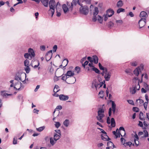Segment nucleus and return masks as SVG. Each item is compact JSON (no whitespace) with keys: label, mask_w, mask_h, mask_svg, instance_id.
Listing matches in <instances>:
<instances>
[{"label":"nucleus","mask_w":149,"mask_h":149,"mask_svg":"<svg viewBox=\"0 0 149 149\" xmlns=\"http://www.w3.org/2000/svg\"><path fill=\"white\" fill-rule=\"evenodd\" d=\"M139 16L140 17L146 19L148 17V15L146 12L143 11L140 13Z\"/></svg>","instance_id":"obj_18"},{"label":"nucleus","mask_w":149,"mask_h":149,"mask_svg":"<svg viewBox=\"0 0 149 149\" xmlns=\"http://www.w3.org/2000/svg\"><path fill=\"white\" fill-rule=\"evenodd\" d=\"M93 60L94 63L97 64L98 62V58L96 56H93Z\"/></svg>","instance_id":"obj_29"},{"label":"nucleus","mask_w":149,"mask_h":149,"mask_svg":"<svg viewBox=\"0 0 149 149\" xmlns=\"http://www.w3.org/2000/svg\"><path fill=\"white\" fill-rule=\"evenodd\" d=\"M91 69L93 70L96 73L98 74L100 73V70L97 68L94 67H93Z\"/></svg>","instance_id":"obj_41"},{"label":"nucleus","mask_w":149,"mask_h":149,"mask_svg":"<svg viewBox=\"0 0 149 149\" xmlns=\"http://www.w3.org/2000/svg\"><path fill=\"white\" fill-rule=\"evenodd\" d=\"M17 1H18V2L17 3L15 4L14 5V6H15L17 4H22V3H23V1H22V0H17Z\"/></svg>","instance_id":"obj_57"},{"label":"nucleus","mask_w":149,"mask_h":149,"mask_svg":"<svg viewBox=\"0 0 149 149\" xmlns=\"http://www.w3.org/2000/svg\"><path fill=\"white\" fill-rule=\"evenodd\" d=\"M98 115L96 118L97 120L100 122L103 123L104 120L102 119V118L104 117V110L103 109H100L98 111Z\"/></svg>","instance_id":"obj_3"},{"label":"nucleus","mask_w":149,"mask_h":149,"mask_svg":"<svg viewBox=\"0 0 149 149\" xmlns=\"http://www.w3.org/2000/svg\"><path fill=\"white\" fill-rule=\"evenodd\" d=\"M61 135H59L57 134H55L54 135V139L57 141L60 138Z\"/></svg>","instance_id":"obj_30"},{"label":"nucleus","mask_w":149,"mask_h":149,"mask_svg":"<svg viewBox=\"0 0 149 149\" xmlns=\"http://www.w3.org/2000/svg\"><path fill=\"white\" fill-rule=\"evenodd\" d=\"M67 5L66 4H64L62 6V8L64 13L66 14L69 11V10L71 11L70 10V5H68V4L67 3Z\"/></svg>","instance_id":"obj_6"},{"label":"nucleus","mask_w":149,"mask_h":149,"mask_svg":"<svg viewBox=\"0 0 149 149\" xmlns=\"http://www.w3.org/2000/svg\"><path fill=\"white\" fill-rule=\"evenodd\" d=\"M123 23V21L121 19L116 20V21L115 25H116L117 26H120L122 25Z\"/></svg>","instance_id":"obj_25"},{"label":"nucleus","mask_w":149,"mask_h":149,"mask_svg":"<svg viewBox=\"0 0 149 149\" xmlns=\"http://www.w3.org/2000/svg\"><path fill=\"white\" fill-rule=\"evenodd\" d=\"M71 81H70L69 84H73L76 81V80L74 77H73L70 78Z\"/></svg>","instance_id":"obj_43"},{"label":"nucleus","mask_w":149,"mask_h":149,"mask_svg":"<svg viewBox=\"0 0 149 149\" xmlns=\"http://www.w3.org/2000/svg\"><path fill=\"white\" fill-rule=\"evenodd\" d=\"M34 63L36 64L35 65H33V64L31 65V66L33 68H34L36 69L39 66L40 64L39 61L38 60H36L34 61Z\"/></svg>","instance_id":"obj_22"},{"label":"nucleus","mask_w":149,"mask_h":149,"mask_svg":"<svg viewBox=\"0 0 149 149\" xmlns=\"http://www.w3.org/2000/svg\"><path fill=\"white\" fill-rule=\"evenodd\" d=\"M119 130H122L123 133H124V134L123 135V136H124L125 135V129L123 127H121L119 128Z\"/></svg>","instance_id":"obj_51"},{"label":"nucleus","mask_w":149,"mask_h":149,"mask_svg":"<svg viewBox=\"0 0 149 149\" xmlns=\"http://www.w3.org/2000/svg\"><path fill=\"white\" fill-rule=\"evenodd\" d=\"M79 0H73L72 2L71 3V6H70V10L72 11L73 9L74 6H76L77 3H78Z\"/></svg>","instance_id":"obj_16"},{"label":"nucleus","mask_w":149,"mask_h":149,"mask_svg":"<svg viewBox=\"0 0 149 149\" xmlns=\"http://www.w3.org/2000/svg\"><path fill=\"white\" fill-rule=\"evenodd\" d=\"M128 102L130 104L134 105V102L132 100H127Z\"/></svg>","instance_id":"obj_61"},{"label":"nucleus","mask_w":149,"mask_h":149,"mask_svg":"<svg viewBox=\"0 0 149 149\" xmlns=\"http://www.w3.org/2000/svg\"><path fill=\"white\" fill-rule=\"evenodd\" d=\"M143 133H144V136L143 137H147L148 136V131L146 130H143Z\"/></svg>","instance_id":"obj_47"},{"label":"nucleus","mask_w":149,"mask_h":149,"mask_svg":"<svg viewBox=\"0 0 149 149\" xmlns=\"http://www.w3.org/2000/svg\"><path fill=\"white\" fill-rule=\"evenodd\" d=\"M116 104L113 101H112L111 108H110L109 110V115L111 116V109H116Z\"/></svg>","instance_id":"obj_12"},{"label":"nucleus","mask_w":149,"mask_h":149,"mask_svg":"<svg viewBox=\"0 0 149 149\" xmlns=\"http://www.w3.org/2000/svg\"><path fill=\"white\" fill-rule=\"evenodd\" d=\"M59 99L62 101H66L69 99V97L68 95H65L63 94H61L59 95Z\"/></svg>","instance_id":"obj_15"},{"label":"nucleus","mask_w":149,"mask_h":149,"mask_svg":"<svg viewBox=\"0 0 149 149\" xmlns=\"http://www.w3.org/2000/svg\"><path fill=\"white\" fill-rule=\"evenodd\" d=\"M85 1L86 3L90 4L91 3V0H79L78 3L79 2L80 3H83Z\"/></svg>","instance_id":"obj_32"},{"label":"nucleus","mask_w":149,"mask_h":149,"mask_svg":"<svg viewBox=\"0 0 149 149\" xmlns=\"http://www.w3.org/2000/svg\"><path fill=\"white\" fill-rule=\"evenodd\" d=\"M105 83V80H104L103 82H100L99 83L95 82V83L94 84V86L95 87L97 90V88H99L101 87L104 84V83Z\"/></svg>","instance_id":"obj_13"},{"label":"nucleus","mask_w":149,"mask_h":149,"mask_svg":"<svg viewBox=\"0 0 149 149\" xmlns=\"http://www.w3.org/2000/svg\"><path fill=\"white\" fill-rule=\"evenodd\" d=\"M24 64L25 66H29V61L27 60L26 59V60L24 61Z\"/></svg>","instance_id":"obj_44"},{"label":"nucleus","mask_w":149,"mask_h":149,"mask_svg":"<svg viewBox=\"0 0 149 149\" xmlns=\"http://www.w3.org/2000/svg\"><path fill=\"white\" fill-rule=\"evenodd\" d=\"M56 10H58V11H60L61 7V5L59 2H57L56 3Z\"/></svg>","instance_id":"obj_33"},{"label":"nucleus","mask_w":149,"mask_h":149,"mask_svg":"<svg viewBox=\"0 0 149 149\" xmlns=\"http://www.w3.org/2000/svg\"><path fill=\"white\" fill-rule=\"evenodd\" d=\"M22 83L20 82H17L16 85H15L14 88L16 90H19L22 87Z\"/></svg>","instance_id":"obj_19"},{"label":"nucleus","mask_w":149,"mask_h":149,"mask_svg":"<svg viewBox=\"0 0 149 149\" xmlns=\"http://www.w3.org/2000/svg\"><path fill=\"white\" fill-rule=\"evenodd\" d=\"M123 5V3L122 0H119L117 3V6L118 8L122 7Z\"/></svg>","instance_id":"obj_26"},{"label":"nucleus","mask_w":149,"mask_h":149,"mask_svg":"<svg viewBox=\"0 0 149 149\" xmlns=\"http://www.w3.org/2000/svg\"><path fill=\"white\" fill-rule=\"evenodd\" d=\"M31 55L28 53H26L24 54V56L25 58H27L29 60H31L33 58Z\"/></svg>","instance_id":"obj_28"},{"label":"nucleus","mask_w":149,"mask_h":149,"mask_svg":"<svg viewBox=\"0 0 149 149\" xmlns=\"http://www.w3.org/2000/svg\"><path fill=\"white\" fill-rule=\"evenodd\" d=\"M107 146H109L110 147H111L112 146L113 147V148H114V146L112 142L111 141H109L107 143Z\"/></svg>","instance_id":"obj_40"},{"label":"nucleus","mask_w":149,"mask_h":149,"mask_svg":"<svg viewBox=\"0 0 149 149\" xmlns=\"http://www.w3.org/2000/svg\"><path fill=\"white\" fill-rule=\"evenodd\" d=\"M28 53L30 54L32 58L35 57V54L33 49L31 48H29L28 50Z\"/></svg>","instance_id":"obj_17"},{"label":"nucleus","mask_w":149,"mask_h":149,"mask_svg":"<svg viewBox=\"0 0 149 149\" xmlns=\"http://www.w3.org/2000/svg\"><path fill=\"white\" fill-rule=\"evenodd\" d=\"M132 109L133 111L136 112H138L139 111V109L137 107H133Z\"/></svg>","instance_id":"obj_56"},{"label":"nucleus","mask_w":149,"mask_h":149,"mask_svg":"<svg viewBox=\"0 0 149 149\" xmlns=\"http://www.w3.org/2000/svg\"><path fill=\"white\" fill-rule=\"evenodd\" d=\"M17 143V139L16 137H14L13 138V144H16Z\"/></svg>","instance_id":"obj_53"},{"label":"nucleus","mask_w":149,"mask_h":149,"mask_svg":"<svg viewBox=\"0 0 149 149\" xmlns=\"http://www.w3.org/2000/svg\"><path fill=\"white\" fill-rule=\"evenodd\" d=\"M45 128V127L44 126H43L39 127L38 128H37L36 129V130L37 131H39V132H40L43 130Z\"/></svg>","instance_id":"obj_38"},{"label":"nucleus","mask_w":149,"mask_h":149,"mask_svg":"<svg viewBox=\"0 0 149 149\" xmlns=\"http://www.w3.org/2000/svg\"><path fill=\"white\" fill-rule=\"evenodd\" d=\"M69 78V77H68L67 75H66V74H65L63 76H62V79L63 80H66L67 79H68Z\"/></svg>","instance_id":"obj_54"},{"label":"nucleus","mask_w":149,"mask_h":149,"mask_svg":"<svg viewBox=\"0 0 149 149\" xmlns=\"http://www.w3.org/2000/svg\"><path fill=\"white\" fill-rule=\"evenodd\" d=\"M104 91H100L99 93V95H100V98H102L104 97Z\"/></svg>","instance_id":"obj_49"},{"label":"nucleus","mask_w":149,"mask_h":149,"mask_svg":"<svg viewBox=\"0 0 149 149\" xmlns=\"http://www.w3.org/2000/svg\"><path fill=\"white\" fill-rule=\"evenodd\" d=\"M111 126L112 127H114L116 126L115 122L113 118H111Z\"/></svg>","instance_id":"obj_31"},{"label":"nucleus","mask_w":149,"mask_h":149,"mask_svg":"<svg viewBox=\"0 0 149 149\" xmlns=\"http://www.w3.org/2000/svg\"><path fill=\"white\" fill-rule=\"evenodd\" d=\"M148 102H146L143 103V106L145 109L146 110L147 109V104L148 103Z\"/></svg>","instance_id":"obj_58"},{"label":"nucleus","mask_w":149,"mask_h":149,"mask_svg":"<svg viewBox=\"0 0 149 149\" xmlns=\"http://www.w3.org/2000/svg\"><path fill=\"white\" fill-rule=\"evenodd\" d=\"M52 55V50H49L47 52L45 56L46 60L47 61H49L51 59Z\"/></svg>","instance_id":"obj_10"},{"label":"nucleus","mask_w":149,"mask_h":149,"mask_svg":"<svg viewBox=\"0 0 149 149\" xmlns=\"http://www.w3.org/2000/svg\"><path fill=\"white\" fill-rule=\"evenodd\" d=\"M131 65L133 66H136L137 65V63L136 62H133L131 63Z\"/></svg>","instance_id":"obj_64"},{"label":"nucleus","mask_w":149,"mask_h":149,"mask_svg":"<svg viewBox=\"0 0 149 149\" xmlns=\"http://www.w3.org/2000/svg\"><path fill=\"white\" fill-rule=\"evenodd\" d=\"M111 73L110 72H108L107 70L105 71L104 75V78L106 81H109L110 79Z\"/></svg>","instance_id":"obj_8"},{"label":"nucleus","mask_w":149,"mask_h":149,"mask_svg":"<svg viewBox=\"0 0 149 149\" xmlns=\"http://www.w3.org/2000/svg\"><path fill=\"white\" fill-rule=\"evenodd\" d=\"M60 90L59 87L58 85H56L55 86L54 88V93H57Z\"/></svg>","instance_id":"obj_36"},{"label":"nucleus","mask_w":149,"mask_h":149,"mask_svg":"<svg viewBox=\"0 0 149 149\" xmlns=\"http://www.w3.org/2000/svg\"><path fill=\"white\" fill-rule=\"evenodd\" d=\"M120 140L121 143H123V145H124L125 143V140L123 138H121L120 139Z\"/></svg>","instance_id":"obj_63"},{"label":"nucleus","mask_w":149,"mask_h":149,"mask_svg":"<svg viewBox=\"0 0 149 149\" xmlns=\"http://www.w3.org/2000/svg\"><path fill=\"white\" fill-rule=\"evenodd\" d=\"M125 11V10L124 9L120 8L118 9L117 10V12L118 13H119L121 12H124Z\"/></svg>","instance_id":"obj_46"},{"label":"nucleus","mask_w":149,"mask_h":149,"mask_svg":"<svg viewBox=\"0 0 149 149\" xmlns=\"http://www.w3.org/2000/svg\"><path fill=\"white\" fill-rule=\"evenodd\" d=\"M66 74V75H67L68 77H69V78L70 77H71L72 76H74V72L71 70L68 71Z\"/></svg>","instance_id":"obj_20"},{"label":"nucleus","mask_w":149,"mask_h":149,"mask_svg":"<svg viewBox=\"0 0 149 149\" xmlns=\"http://www.w3.org/2000/svg\"><path fill=\"white\" fill-rule=\"evenodd\" d=\"M43 5L45 7L48 6L49 0H40Z\"/></svg>","instance_id":"obj_21"},{"label":"nucleus","mask_w":149,"mask_h":149,"mask_svg":"<svg viewBox=\"0 0 149 149\" xmlns=\"http://www.w3.org/2000/svg\"><path fill=\"white\" fill-rule=\"evenodd\" d=\"M63 125L66 127H68L70 124V121L68 119H66L63 122Z\"/></svg>","instance_id":"obj_27"},{"label":"nucleus","mask_w":149,"mask_h":149,"mask_svg":"<svg viewBox=\"0 0 149 149\" xmlns=\"http://www.w3.org/2000/svg\"><path fill=\"white\" fill-rule=\"evenodd\" d=\"M139 81L137 84V85H136L135 86H134L136 90H139L140 88V85L139 84Z\"/></svg>","instance_id":"obj_48"},{"label":"nucleus","mask_w":149,"mask_h":149,"mask_svg":"<svg viewBox=\"0 0 149 149\" xmlns=\"http://www.w3.org/2000/svg\"><path fill=\"white\" fill-rule=\"evenodd\" d=\"M57 49V46L56 45H54L53 47L52 50L54 52H55Z\"/></svg>","instance_id":"obj_55"},{"label":"nucleus","mask_w":149,"mask_h":149,"mask_svg":"<svg viewBox=\"0 0 149 149\" xmlns=\"http://www.w3.org/2000/svg\"><path fill=\"white\" fill-rule=\"evenodd\" d=\"M136 89L134 87L130 88V92L132 94H135L136 92Z\"/></svg>","instance_id":"obj_37"},{"label":"nucleus","mask_w":149,"mask_h":149,"mask_svg":"<svg viewBox=\"0 0 149 149\" xmlns=\"http://www.w3.org/2000/svg\"><path fill=\"white\" fill-rule=\"evenodd\" d=\"M99 13L98 8L97 7H95L93 10V16H97Z\"/></svg>","instance_id":"obj_23"},{"label":"nucleus","mask_w":149,"mask_h":149,"mask_svg":"<svg viewBox=\"0 0 149 149\" xmlns=\"http://www.w3.org/2000/svg\"><path fill=\"white\" fill-rule=\"evenodd\" d=\"M146 20L145 18H141L139 20L138 22V24H139L140 28L143 27L146 24Z\"/></svg>","instance_id":"obj_9"},{"label":"nucleus","mask_w":149,"mask_h":149,"mask_svg":"<svg viewBox=\"0 0 149 149\" xmlns=\"http://www.w3.org/2000/svg\"><path fill=\"white\" fill-rule=\"evenodd\" d=\"M101 138L103 140L106 141L107 140V139L108 138V137L106 134L104 135V136L102 135Z\"/></svg>","instance_id":"obj_42"},{"label":"nucleus","mask_w":149,"mask_h":149,"mask_svg":"<svg viewBox=\"0 0 149 149\" xmlns=\"http://www.w3.org/2000/svg\"><path fill=\"white\" fill-rule=\"evenodd\" d=\"M54 123L55 127L57 128H58L59 127L61 126V124L59 122H56L55 121Z\"/></svg>","instance_id":"obj_45"},{"label":"nucleus","mask_w":149,"mask_h":149,"mask_svg":"<svg viewBox=\"0 0 149 149\" xmlns=\"http://www.w3.org/2000/svg\"><path fill=\"white\" fill-rule=\"evenodd\" d=\"M22 76L25 77V78H26V74L25 73H23L22 74H21L19 73L17 74L15 76V79L17 80H20L24 82L25 81V80H23L22 79Z\"/></svg>","instance_id":"obj_4"},{"label":"nucleus","mask_w":149,"mask_h":149,"mask_svg":"<svg viewBox=\"0 0 149 149\" xmlns=\"http://www.w3.org/2000/svg\"><path fill=\"white\" fill-rule=\"evenodd\" d=\"M143 65H141L136 68L133 72L134 74L137 76H138L140 72L143 70Z\"/></svg>","instance_id":"obj_5"},{"label":"nucleus","mask_w":149,"mask_h":149,"mask_svg":"<svg viewBox=\"0 0 149 149\" xmlns=\"http://www.w3.org/2000/svg\"><path fill=\"white\" fill-rule=\"evenodd\" d=\"M68 63V61L67 59H64L62 62V64L60 65V66H63L64 67L67 65Z\"/></svg>","instance_id":"obj_24"},{"label":"nucleus","mask_w":149,"mask_h":149,"mask_svg":"<svg viewBox=\"0 0 149 149\" xmlns=\"http://www.w3.org/2000/svg\"><path fill=\"white\" fill-rule=\"evenodd\" d=\"M48 4L49 9L48 11V14L49 15H51V17H52L56 7L55 2L54 0H50Z\"/></svg>","instance_id":"obj_1"},{"label":"nucleus","mask_w":149,"mask_h":149,"mask_svg":"<svg viewBox=\"0 0 149 149\" xmlns=\"http://www.w3.org/2000/svg\"><path fill=\"white\" fill-rule=\"evenodd\" d=\"M78 4L81 6L79 8L80 13L85 15H87L89 12L88 7L86 6H83V4L80 3L79 2H78Z\"/></svg>","instance_id":"obj_2"},{"label":"nucleus","mask_w":149,"mask_h":149,"mask_svg":"<svg viewBox=\"0 0 149 149\" xmlns=\"http://www.w3.org/2000/svg\"><path fill=\"white\" fill-rule=\"evenodd\" d=\"M56 141L53 138H50V143L53 146L56 142Z\"/></svg>","instance_id":"obj_34"},{"label":"nucleus","mask_w":149,"mask_h":149,"mask_svg":"<svg viewBox=\"0 0 149 149\" xmlns=\"http://www.w3.org/2000/svg\"><path fill=\"white\" fill-rule=\"evenodd\" d=\"M136 102L138 104H139L140 106L142 105L144 103V101L140 99L137 100Z\"/></svg>","instance_id":"obj_35"},{"label":"nucleus","mask_w":149,"mask_h":149,"mask_svg":"<svg viewBox=\"0 0 149 149\" xmlns=\"http://www.w3.org/2000/svg\"><path fill=\"white\" fill-rule=\"evenodd\" d=\"M40 48L41 51H45V47L44 45H41L40 46Z\"/></svg>","instance_id":"obj_62"},{"label":"nucleus","mask_w":149,"mask_h":149,"mask_svg":"<svg viewBox=\"0 0 149 149\" xmlns=\"http://www.w3.org/2000/svg\"><path fill=\"white\" fill-rule=\"evenodd\" d=\"M1 96L3 98H6L9 96L12 95V94H8L6 93V91H2L1 92Z\"/></svg>","instance_id":"obj_11"},{"label":"nucleus","mask_w":149,"mask_h":149,"mask_svg":"<svg viewBox=\"0 0 149 149\" xmlns=\"http://www.w3.org/2000/svg\"><path fill=\"white\" fill-rule=\"evenodd\" d=\"M114 11L111 9H109L106 11V14L109 17H111L114 14Z\"/></svg>","instance_id":"obj_14"},{"label":"nucleus","mask_w":149,"mask_h":149,"mask_svg":"<svg viewBox=\"0 0 149 149\" xmlns=\"http://www.w3.org/2000/svg\"><path fill=\"white\" fill-rule=\"evenodd\" d=\"M125 72L126 73H127L129 75H131V74L132 70L131 69H126L125 70Z\"/></svg>","instance_id":"obj_50"},{"label":"nucleus","mask_w":149,"mask_h":149,"mask_svg":"<svg viewBox=\"0 0 149 149\" xmlns=\"http://www.w3.org/2000/svg\"><path fill=\"white\" fill-rule=\"evenodd\" d=\"M138 139L134 140V142L135 143V145L137 146H138L139 143V142L138 140Z\"/></svg>","instance_id":"obj_60"},{"label":"nucleus","mask_w":149,"mask_h":149,"mask_svg":"<svg viewBox=\"0 0 149 149\" xmlns=\"http://www.w3.org/2000/svg\"><path fill=\"white\" fill-rule=\"evenodd\" d=\"M75 71L79 73L80 71V68L78 66L76 67L75 68Z\"/></svg>","instance_id":"obj_52"},{"label":"nucleus","mask_w":149,"mask_h":149,"mask_svg":"<svg viewBox=\"0 0 149 149\" xmlns=\"http://www.w3.org/2000/svg\"><path fill=\"white\" fill-rule=\"evenodd\" d=\"M139 118L141 120H143V113L142 112H141L139 114Z\"/></svg>","instance_id":"obj_59"},{"label":"nucleus","mask_w":149,"mask_h":149,"mask_svg":"<svg viewBox=\"0 0 149 149\" xmlns=\"http://www.w3.org/2000/svg\"><path fill=\"white\" fill-rule=\"evenodd\" d=\"M92 20L94 22H95L97 20L99 23H102L103 21V18L101 16L98 15L97 16H93Z\"/></svg>","instance_id":"obj_7"},{"label":"nucleus","mask_w":149,"mask_h":149,"mask_svg":"<svg viewBox=\"0 0 149 149\" xmlns=\"http://www.w3.org/2000/svg\"><path fill=\"white\" fill-rule=\"evenodd\" d=\"M24 68L27 73H29L30 71V69L29 66H26Z\"/></svg>","instance_id":"obj_39"}]
</instances>
